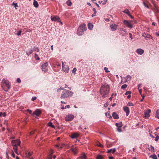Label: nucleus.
<instances>
[{"label":"nucleus","instance_id":"nucleus-52","mask_svg":"<svg viewBox=\"0 0 159 159\" xmlns=\"http://www.w3.org/2000/svg\"><path fill=\"white\" fill-rule=\"evenodd\" d=\"M93 11H94V14H95L97 13V11L96 9L94 8H93Z\"/></svg>","mask_w":159,"mask_h":159},{"label":"nucleus","instance_id":"nucleus-46","mask_svg":"<svg viewBox=\"0 0 159 159\" xmlns=\"http://www.w3.org/2000/svg\"><path fill=\"white\" fill-rule=\"evenodd\" d=\"M127 105L129 106H134V104L131 102H129L127 104Z\"/></svg>","mask_w":159,"mask_h":159},{"label":"nucleus","instance_id":"nucleus-13","mask_svg":"<svg viewBox=\"0 0 159 159\" xmlns=\"http://www.w3.org/2000/svg\"><path fill=\"white\" fill-rule=\"evenodd\" d=\"M136 52L139 55H141L143 54L144 52L143 50L141 48H139L136 50Z\"/></svg>","mask_w":159,"mask_h":159},{"label":"nucleus","instance_id":"nucleus-42","mask_svg":"<svg viewBox=\"0 0 159 159\" xmlns=\"http://www.w3.org/2000/svg\"><path fill=\"white\" fill-rule=\"evenodd\" d=\"M145 38H148L149 39H152V36H151L149 34H146V37Z\"/></svg>","mask_w":159,"mask_h":159},{"label":"nucleus","instance_id":"nucleus-40","mask_svg":"<svg viewBox=\"0 0 159 159\" xmlns=\"http://www.w3.org/2000/svg\"><path fill=\"white\" fill-rule=\"evenodd\" d=\"M105 115L107 117L109 118L110 119L112 118L111 116L110 115L109 113H105Z\"/></svg>","mask_w":159,"mask_h":159},{"label":"nucleus","instance_id":"nucleus-16","mask_svg":"<svg viewBox=\"0 0 159 159\" xmlns=\"http://www.w3.org/2000/svg\"><path fill=\"white\" fill-rule=\"evenodd\" d=\"M123 108L124 111L126 113V116H128L129 113V108L127 107H124Z\"/></svg>","mask_w":159,"mask_h":159},{"label":"nucleus","instance_id":"nucleus-10","mask_svg":"<svg viewBox=\"0 0 159 159\" xmlns=\"http://www.w3.org/2000/svg\"><path fill=\"white\" fill-rule=\"evenodd\" d=\"M41 113V111L39 109H36V110L33 112L32 115L34 116L35 115L37 116H39Z\"/></svg>","mask_w":159,"mask_h":159},{"label":"nucleus","instance_id":"nucleus-7","mask_svg":"<svg viewBox=\"0 0 159 159\" xmlns=\"http://www.w3.org/2000/svg\"><path fill=\"white\" fill-rule=\"evenodd\" d=\"M51 20L57 21V22H61V24H62V23L61 22L60 19L59 17L57 16H52L51 17Z\"/></svg>","mask_w":159,"mask_h":159},{"label":"nucleus","instance_id":"nucleus-9","mask_svg":"<svg viewBox=\"0 0 159 159\" xmlns=\"http://www.w3.org/2000/svg\"><path fill=\"white\" fill-rule=\"evenodd\" d=\"M74 118V116L73 115H67L65 118V120L66 121H69L72 120Z\"/></svg>","mask_w":159,"mask_h":159},{"label":"nucleus","instance_id":"nucleus-47","mask_svg":"<svg viewBox=\"0 0 159 159\" xmlns=\"http://www.w3.org/2000/svg\"><path fill=\"white\" fill-rule=\"evenodd\" d=\"M120 128L121 127H118L117 128V130L118 132H120L122 131V129Z\"/></svg>","mask_w":159,"mask_h":159},{"label":"nucleus","instance_id":"nucleus-53","mask_svg":"<svg viewBox=\"0 0 159 159\" xmlns=\"http://www.w3.org/2000/svg\"><path fill=\"white\" fill-rule=\"evenodd\" d=\"M16 81L17 83H20L21 82V80L20 78H17L16 80Z\"/></svg>","mask_w":159,"mask_h":159},{"label":"nucleus","instance_id":"nucleus-61","mask_svg":"<svg viewBox=\"0 0 159 159\" xmlns=\"http://www.w3.org/2000/svg\"><path fill=\"white\" fill-rule=\"evenodd\" d=\"M146 34L145 33H143L142 34V36L144 37H146Z\"/></svg>","mask_w":159,"mask_h":159},{"label":"nucleus","instance_id":"nucleus-63","mask_svg":"<svg viewBox=\"0 0 159 159\" xmlns=\"http://www.w3.org/2000/svg\"><path fill=\"white\" fill-rule=\"evenodd\" d=\"M132 22H131V24H132L133 23H136V20H132Z\"/></svg>","mask_w":159,"mask_h":159},{"label":"nucleus","instance_id":"nucleus-21","mask_svg":"<svg viewBox=\"0 0 159 159\" xmlns=\"http://www.w3.org/2000/svg\"><path fill=\"white\" fill-rule=\"evenodd\" d=\"M116 125L117 127H121L122 126V122H120L118 123H116Z\"/></svg>","mask_w":159,"mask_h":159},{"label":"nucleus","instance_id":"nucleus-20","mask_svg":"<svg viewBox=\"0 0 159 159\" xmlns=\"http://www.w3.org/2000/svg\"><path fill=\"white\" fill-rule=\"evenodd\" d=\"M116 151V149L114 148L113 149H111L109 150H108L107 152L108 153H109L110 152H111L112 153H114Z\"/></svg>","mask_w":159,"mask_h":159},{"label":"nucleus","instance_id":"nucleus-32","mask_svg":"<svg viewBox=\"0 0 159 159\" xmlns=\"http://www.w3.org/2000/svg\"><path fill=\"white\" fill-rule=\"evenodd\" d=\"M150 157L152 158L153 159H157V156L155 154H153V155H151L150 156Z\"/></svg>","mask_w":159,"mask_h":159},{"label":"nucleus","instance_id":"nucleus-18","mask_svg":"<svg viewBox=\"0 0 159 159\" xmlns=\"http://www.w3.org/2000/svg\"><path fill=\"white\" fill-rule=\"evenodd\" d=\"M112 116L114 119H118L119 118L118 115L116 112H113Z\"/></svg>","mask_w":159,"mask_h":159},{"label":"nucleus","instance_id":"nucleus-45","mask_svg":"<svg viewBox=\"0 0 159 159\" xmlns=\"http://www.w3.org/2000/svg\"><path fill=\"white\" fill-rule=\"evenodd\" d=\"M127 87V85L126 84H124L122 86L121 88L122 89H124L126 88Z\"/></svg>","mask_w":159,"mask_h":159},{"label":"nucleus","instance_id":"nucleus-34","mask_svg":"<svg viewBox=\"0 0 159 159\" xmlns=\"http://www.w3.org/2000/svg\"><path fill=\"white\" fill-rule=\"evenodd\" d=\"M6 116V114L5 112H0V117L2 116L5 117Z\"/></svg>","mask_w":159,"mask_h":159},{"label":"nucleus","instance_id":"nucleus-49","mask_svg":"<svg viewBox=\"0 0 159 159\" xmlns=\"http://www.w3.org/2000/svg\"><path fill=\"white\" fill-rule=\"evenodd\" d=\"M104 69L105 71L106 72H109V70H108V68L107 67H105L104 68Z\"/></svg>","mask_w":159,"mask_h":159},{"label":"nucleus","instance_id":"nucleus-58","mask_svg":"<svg viewBox=\"0 0 159 159\" xmlns=\"http://www.w3.org/2000/svg\"><path fill=\"white\" fill-rule=\"evenodd\" d=\"M120 30L121 31H123L124 32H125V30H124L123 28H121L120 29Z\"/></svg>","mask_w":159,"mask_h":159},{"label":"nucleus","instance_id":"nucleus-56","mask_svg":"<svg viewBox=\"0 0 159 159\" xmlns=\"http://www.w3.org/2000/svg\"><path fill=\"white\" fill-rule=\"evenodd\" d=\"M36 97H33L31 99V100L32 101H34L36 99Z\"/></svg>","mask_w":159,"mask_h":159},{"label":"nucleus","instance_id":"nucleus-37","mask_svg":"<svg viewBox=\"0 0 159 159\" xmlns=\"http://www.w3.org/2000/svg\"><path fill=\"white\" fill-rule=\"evenodd\" d=\"M48 125L49 126L51 127L52 128H55L54 126L52 124V123H51V122H49L48 123Z\"/></svg>","mask_w":159,"mask_h":159},{"label":"nucleus","instance_id":"nucleus-36","mask_svg":"<svg viewBox=\"0 0 159 159\" xmlns=\"http://www.w3.org/2000/svg\"><path fill=\"white\" fill-rule=\"evenodd\" d=\"M53 154V152H52L51 154L48 155V156L47 159H52V155Z\"/></svg>","mask_w":159,"mask_h":159},{"label":"nucleus","instance_id":"nucleus-44","mask_svg":"<svg viewBox=\"0 0 159 159\" xmlns=\"http://www.w3.org/2000/svg\"><path fill=\"white\" fill-rule=\"evenodd\" d=\"M131 91H127L125 93V95H127L131 94Z\"/></svg>","mask_w":159,"mask_h":159},{"label":"nucleus","instance_id":"nucleus-27","mask_svg":"<svg viewBox=\"0 0 159 159\" xmlns=\"http://www.w3.org/2000/svg\"><path fill=\"white\" fill-rule=\"evenodd\" d=\"M143 4L145 7L148 8H149V5H150L148 2H143Z\"/></svg>","mask_w":159,"mask_h":159},{"label":"nucleus","instance_id":"nucleus-39","mask_svg":"<svg viewBox=\"0 0 159 159\" xmlns=\"http://www.w3.org/2000/svg\"><path fill=\"white\" fill-rule=\"evenodd\" d=\"M149 150H151L152 151H154V147L151 145L150 146V147L149 148Z\"/></svg>","mask_w":159,"mask_h":159},{"label":"nucleus","instance_id":"nucleus-23","mask_svg":"<svg viewBox=\"0 0 159 159\" xmlns=\"http://www.w3.org/2000/svg\"><path fill=\"white\" fill-rule=\"evenodd\" d=\"M33 5L35 7H37L39 6L38 2L35 0H34V1Z\"/></svg>","mask_w":159,"mask_h":159},{"label":"nucleus","instance_id":"nucleus-2","mask_svg":"<svg viewBox=\"0 0 159 159\" xmlns=\"http://www.w3.org/2000/svg\"><path fill=\"white\" fill-rule=\"evenodd\" d=\"M61 90H63L61 98H65L68 97L69 96H72L73 93L68 90L64 89V88L60 87L57 90V92H59Z\"/></svg>","mask_w":159,"mask_h":159},{"label":"nucleus","instance_id":"nucleus-57","mask_svg":"<svg viewBox=\"0 0 159 159\" xmlns=\"http://www.w3.org/2000/svg\"><path fill=\"white\" fill-rule=\"evenodd\" d=\"M129 35L130 38H131V39H133V38H132V34L131 33H129Z\"/></svg>","mask_w":159,"mask_h":159},{"label":"nucleus","instance_id":"nucleus-15","mask_svg":"<svg viewBox=\"0 0 159 159\" xmlns=\"http://www.w3.org/2000/svg\"><path fill=\"white\" fill-rule=\"evenodd\" d=\"M79 136V134L76 133H74L71 134L70 136L72 139H75L76 138Z\"/></svg>","mask_w":159,"mask_h":159},{"label":"nucleus","instance_id":"nucleus-59","mask_svg":"<svg viewBox=\"0 0 159 159\" xmlns=\"http://www.w3.org/2000/svg\"><path fill=\"white\" fill-rule=\"evenodd\" d=\"M142 90L141 89H140L139 90V92L141 94V93L142 92Z\"/></svg>","mask_w":159,"mask_h":159},{"label":"nucleus","instance_id":"nucleus-55","mask_svg":"<svg viewBox=\"0 0 159 159\" xmlns=\"http://www.w3.org/2000/svg\"><path fill=\"white\" fill-rule=\"evenodd\" d=\"M76 71V68H74L72 70V72L75 73Z\"/></svg>","mask_w":159,"mask_h":159},{"label":"nucleus","instance_id":"nucleus-24","mask_svg":"<svg viewBox=\"0 0 159 159\" xmlns=\"http://www.w3.org/2000/svg\"><path fill=\"white\" fill-rule=\"evenodd\" d=\"M93 27V25L91 23H89L88 25V28L89 30H92Z\"/></svg>","mask_w":159,"mask_h":159},{"label":"nucleus","instance_id":"nucleus-22","mask_svg":"<svg viewBox=\"0 0 159 159\" xmlns=\"http://www.w3.org/2000/svg\"><path fill=\"white\" fill-rule=\"evenodd\" d=\"M96 145L97 146L100 147L101 148H103V146L98 141H97L96 142Z\"/></svg>","mask_w":159,"mask_h":159},{"label":"nucleus","instance_id":"nucleus-11","mask_svg":"<svg viewBox=\"0 0 159 159\" xmlns=\"http://www.w3.org/2000/svg\"><path fill=\"white\" fill-rule=\"evenodd\" d=\"M151 111L150 109H148L147 111H146L144 114V117L145 118H148L150 116V113Z\"/></svg>","mask_w":159,"mask_h":159},{"label":"nucleus","instance_id":"nucleus-4","mask_svg":"<svg viewBox=\"0 0 159 159\" xmlns=\"http://www.w3.org/2000/svg\"><path fill=\"white\" fill-rule=\"evenodd\" d=\"M2 86L3 88L6 89L5 90V91H7L9 89L10 86L9 81L7 80H3Z\"/></svg>","mask_w":159,"mask_h":159},{"label":"nucleus","instance_id":"nucleus-64","mask_svg":"<svg viewBox=\"0 0 159 159\" xmlns=\"http://www.w3.org/2000/svg\"><path fill=\"white\" fill-rule=\"evenodd\" d=\"M155 34L157 36H159V33L157 32H156L155 33Z\"/></svg>","mask_w":159,"mask_h":159},{"label":"nucleus","instance_id":"nucleus-33","mask_svg":"<svg viewBox=\"0 0 159 159\" xmlns=\"http://www.w3.org/2000/svg\"><path fill=\"white\" fill-rule=\"evenodd\" d=\"M66 4L69 6H71L72 5V3L70 0H68L66 2Z\"/></svg>","mask_w":159,"mask_h":159},{"label":"nucleus","instance_id":"nucleus-50","mask_svg":"<svg viewBox=\"0 0 159 159\" xmlns=\"http://www.w3.org/2000/svg\"><path fill=\"white\" fill-rule=\"evenodd\" d=\"M21 30H19V31L18 32V33H17L16 34L17 35H20L21 34Z\"/></svg>","mask_w":159,"mask_h":159},{"label":"nucleus","instance_id":"nucleus-60","mask_svg":"<svg viewBox=\"0 0 159 159\" xmlns=\"http://www.w3.org/2000/svg\"><path fill=\"white\" fill-rule=\"evenodd\" d=\"M70 107V105H67L65 107V108L66 109V108H69Z\"/></svg>","mask_w":159,"mask_h":159},{"label":"nucleus","instance_id":"nucleus-12","mask_svg":"<svg viewBox=\"0 0 159 159\" xmlns=\"http://www.w3.org/2000/svg\"><path fill=\"white\" fill-rule=\"evenodd\" d=\"M79 30H82L84 31H85L87 30L86 25L85 24H83L80 25L79 27Z\"/></svg>","mask_w":159,"mask_h":159},{"label":"nucleus","instance_id":"nucleus-26","mask_svg":"<svg viewBox=\"0 0 159 159\" xmlns=\"http://www.w3.org/2000/svg\"><path fill=\"white\" fill-rule=\"evenodd\" d=\"M80 158L81 159H86V156L85 154H82L81 155Z\"/></svg>","mask_w":159,"mask_h":159},{"label":"nucleus","instance_id":"nucleus-17","mask_svg":"<svg viewBox=\"0 0 159 159\" xmlns=\"http://www.w3.org/2000/svg\"><path fill=\"white\" fill-rule=\"evenodd\" d=\"M84 32V31L83 30H79V29L78 28L77 31V33L78 35L81 36L83 34Z\"/></svg>","mask_w":159,"mask_h":159},{"label":"nucleus","instance_id":"nucleus-62","mask_svg":"<svg viewBox=\"0 0 159 159\" xmlns=\"http://www.w3.org/2000/svg\"><path fill=\"white\" fill-rule=\"evenodd\" d=\"M108 104L107 103H106L104 104V106L105 107H107L108 106Z\"/></svg>","mask_w":159,"mask_h":159},{"label":"nucleus","instance_id":"nucleus-28","mask_svg":"<svg viewBox=\"0 0 159 159\" xmlns=\"http://www.w3.org/2000/svg\"><path fill=\"white\" fill-rule=\"evenodd\" d=\"M153 9L154 10V11H155L156 12H159L158 10V8L155 5H154V7L153 8Z\"/></svg>","mask_w":159,"mask_h":159},{"label":"nucleus","instance_id":"nucleus-1","mask_svg":"<svg viewBox=\"0 0 159 159\" xmlns=\"http://www.w3.org/2000/svg\"><path fill=\"white\" fill-rule=\"evenodd\" d=\"M109 90V86L108 84H105L102 85L100 89L101 95L105 98L108 95Z\"/></svg>","mask_w":159,"mask_h":159},{"label":"nucleus","instance_id":"nucleus-48","mask_svg":"<svg viewBox=\"0 0 159 159\" xmlns=\"http://www.w3.org/2000/svg\"><path fill=\"white\" fill-rule=\"evenodd\" d=\"M159 136L158 135H157L155 138V140L156 141H157L159 139Z\"/></svg>","mask_w":159,"mask_h":159},{"label":"nucleus","instance_id":"nucleus-29","mask_svg":"<svg viewBox=\"0 0 159 159\" xmlns=\"http://www.w3.org/2000/svg\"><path fill=\"white\" fill-rule=\"evenodd\" d=\"M155 116L156 117L159 119V109L156 111Z\"/></svg>","mask_w":159,"mask_h":159},{"label":"nucleus","instance_id":"nucleus-30","mask_svg":"<svg viewBox=\"0 0 159 159\" xmlns=\"http://www.w3.org/2000/svg\"><path fill=\"white\" fill-rule=\"evenodd\" d=\"M124 13L127 14L128 16L130 15L129 11L128 9H126L123 11Z\"/></svg>","mask_w":159,"mask_h":159},{"label":"nucleus","instance_id":"nucleus-6","mask_svg":"<svg viewBox=\"0 0 159 159\" xmlns=\"http://www.w3.org/2000/svg\"><path fill=\"white\" fill-rule=\"evenodd\" d=\"M62 70L65 73H68L69 69V66L66 65H64L63 62H62Z\"/></svg>","mask_w":159,"mask_h":159},{"label":"nucleus","instance_id":"nucleus-35","mask_svg":"<svg viewBox=\"0 0 159 159\" xmlns=\"http://www.w3.org/2000/svg\"><path fill=\"white\" fill-rule=\"evenodd\" d=\"M33 52V51L32 50H30L29 51H28L26 52V54H27V55L29 56V55L31 54Z\"/></svg>","mask_w":159,"mask_h":159},{"label":"nucleus","instance_id":"nucleus-25","mask_svg":"<svg viewBox=\"0 0 159 159\" xmlns=\"http://www.w3.org/2000/svg\"><path fill=\"white\" fill-rule=\"evenodd\" d=\"M104 156H102L100 155H98L97 156V159H104Z\"/></svg>","mask_w":159,"mask_h":159},{"label":"nucleus","instance_id":"nucleus-14","mask_svg":"<svg viewBox=\"0 0 159 159\" xmlns=\"http://www.w3.org/2000/svg\"><path fill=\"white\" fill-rule=\"evenodd\" d=\"M117 26L118 25L116 24H112L111 25L110 27L111 30L113 31L116 30Z\"/></svg>","mask_w":159,"mask_h":159},{"label":"nucleus","instance_id":"nucleus-41","mask_svg":"<svg viewBox=\"0 0 159 159\" xmlns=\"http://www.w3.org/2000/svg\"><path fill=\"white\" fill-rule=\"evenodd\" d=\"M12 6H13L14 7H15L16 9V7H18V6L17 5L16 3H15L14 2H13L12 4Z\"/></svg>","mask_w":159,"mask_h":159},{"label":"nucleus","instance_id":"nucleus-38","mask_svg":"<svg viewBox=\"0 0 159 159\" xmlns=\"http://www.w3.org/2000/svg\"><path fill=\"white\" fill-rule=\"evenodd\" d=\"M34 57L35 59L37 60H39L40 59V58L38 56V55L36 54H35Z\"/></svg>","mask_w":159,"mask_h":159},{"label":"nucleus","instance_id":"nucleus-43","mask_svg":"<svg viewBox=\"0 0 159 159\" xmlns=\"http://www.w3.org/2000/svg\"><path fill=\"white\" fill-rule=\"evenodd\" d=\"M34 50L35 51H37L38 52H39V49L38 48L36 47H34Z\"/></svg>","mask_w":159,"mask_h":159},{"label":"nucleus","instance_id":"nucleus-31","mask_svg":"<svg viewBox=\"0 0 159 159\" xmlns=\"http://www.w3.org/2000/svg\"><path fill=\"white\" fill-rule=\"evenodd\" d=\"M131 77L129 75H128L127 76L126 79L125 80V82H127V81L130 80L131 79Z\"/></svg>","mask_w":159,"mask_h":159},{"label":"nucleus","instance_id":"nucleus-3","mask_svg":"<svg viewBox=\"0 0 159 159\" xmlns=\"http://www.w3.org/2000/svg\"><path fill=\"white\" fill-rule=\"evenodd\" d=\"M20 142L19 139H16L12 140L11 143L13 147V149L15 152L17 154V146H19L20 144Z\"/></svg>","mask_w":159,"mask_h":159},{"label":"nucleus","instance_id":"nucleus-19","mask_svg":"<svg viewBox=\"0 0 159 159\" xmlns=\"http://www.w3.org/2000/svg\"><path fill=\"white\" fill-rule=\"evenodd\" d=\"M70 150L74 154H76L77 153V150L75 148H71Z\"/></svg>","mask_w":159,"mask_h":159},{"label":"nucleus","instance_id":"nucleus-5","mask_svg":"<svg viewBox=\"0 0 159 159\" xmlns=\"http://www.w3.org/2000/svg\"><path fill=\"white\" fill-rule=\"evenodd\" d=\"M132 21H129L127 20H124L123 21V23L126 26L131 29L133 27L132 24H131Z\"/></svg>","mask_w":159,"mask_h":159},{"label":"nucleus","instance_id":"nucleus-8","mask_svg":"<svg viewBox=\"0 0 159 159\" xmlns=\"http://www.w3.org/2000/svg\"><path fill=\"white\" fill-rule=\"evenodd\" d=\"M48 63L46 62L42 65L41 69L43 71L46 72L48 70Z\"/></svg>","mask_w":159,"mask_h":159},{"label":"nucleus","instance_id":"nucleus-51","mask_svg":"<svg viewBox=\"0 0 159 159\" xmlns=\"http://www.w3.org/2000/svg\"><path fill=\"white\" fill-rule=\"evenodd\" d=\"M32 154V152H28V157H30L31 156Z\"/></svg>","mask_w":159,"mask_h":159},{"label":"nucleus","instance_id":"nucleus-54","mask_svg":"<svg viewBox=\"0 0 159 159\" xmlns=\"http://www.w3.org/2000/svg\"><path fill=\"white\" fill-rule=\"evenodd\" d=\"M26 111H28L30 114H31L32 113V111L30 110L27 109Z\"/></svg>","mask_w":159,"mask_h":159}]
</instances>
